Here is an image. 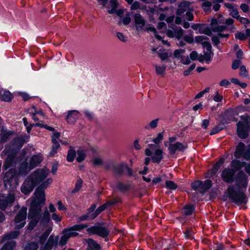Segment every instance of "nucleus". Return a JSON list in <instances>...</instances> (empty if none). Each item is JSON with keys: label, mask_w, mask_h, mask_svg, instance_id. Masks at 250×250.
I'll return each instance as SVG.
<instances>
[{"label": "nucleus", "mask_w": 250, "mask_h": 250, "mask_svg": "<svg viewBox=\"0 0 250 250\" xmlns=\"http://www.w3.org/2000/svg\"><path fill=\"white\" fill-rule=\"evenodd\" d=\"M52 222H48L45 226H42L43 232L39 237V242L41 244L43 243L46 240L49 234L52 230Z\"/></svg>", "instance_id": "obj_10"}, {"label": "nucleus", "mask_w": 250, "mask_h": 250, "mask_svg": "<svg viewBox=\"0 0 250 250\" xmlns=\"http://www.w3.org/2000/svg\"><path fill=\"white\" fill-rule=\"evenodd\" d=\"M69 238L72 237H75L78 235V233L74 229H71V227L63 230Z\"/></svg>", "instance_id": "obj_33"}, {"label": "nucleus", "mask_w": 250, "mask_h": 250, "mask_svg": "<svg viewBox=\"0 0 250 250\" xmlns=\"http://www.w3.org/2000/svg\"><path fill=\"white\" fill-rule=\"evenodd\" d=\"M234 173L235 172L232 169H225L222 172V177L226 182H232Z\"/></svg>", "instance_id": "obj_14"}, {"label": "nucleus", "mask_w": 250, "mask_h": 250, "mask_svg": "<svg viewBox=\"0 0 250 250\" xmlns=\"http://www.w3.org/2000/svg\"><path fill=\"white\" fill-rule=\"evenodd\" d=\"M187 148V146L177 142L175 144L171 143L168 147V150L170 154H174L177 151H183Z\"/></svg>", "instance_id": "obj_13"}, {"label": "nucleus", "mask_w": 250, "mask_h": 250, "mask_svg": "<svg viewBox=\"0 0 250 250\" xmlns=\"http://www.w3.org/2000/svg\"><path fill=\"white\" fill-rule=\"evenodd\" d=\"M223 127L220 125L213 128L210 132L211 135L216 134L222 129Z\"/></svg>", "instance_id": "obj_57"}, {"label": "nucleus", "mask_w": 250, "mask_h": 250, "mask_svg": "<svg viewBox=\"0 0 250 250\" xmlns=\"http://www.w3.org/2000/svg\"><path fill=\"white\" fill-rule=\"evenodd\" d=\"M230 84V82L226 79L223 80L220 83V85L221 86L227 87Z\"/></svg>", "instance_id": "obj_60"}, {"label": "nucleus", "mask_w": 250, "mask_h": 250, "mask_svg": "<svg viewBox=\"0 0 250 250\" xmlns=\"http://www.w3.org/2000/svg\"><path fill=\"white\" fill-rule=\"evenodd\" d=\"M196 33L204 34L208 36H210L211 32L207 25L200 24L198 31L196 32Z\"/></svg>", "instance_id": "obj_24"}, {"label": "nucleus", "mask_w": 250, "mask_h": 250, "mask_svg": "<svg viewBox=\"0 0 250 250\" xmlns=\"http://www.w3.org/2000/svg\"><path fill=\"white\" fill-rule=\"evenodd\" d=\"M87 231L92 234H96L102 237H105L109 234V231L105 228L93 226L88 228Z\"/></svg>", "instance_id": "obj_11"}, {"label": "nucleus", "mask_w": 250, "mask_h": 250, "mask_svg": "<svg viewBox=\"0 0 250 250\" xmlns=\"http://www.w3.org/2000/svg\"><path fill=\"white\" fill-rule=\"evenodd\" d=\"M223 100V96L220 95L218 92H216L215 95L213 97V100L216 102H219Z\"/></svg>", "instance_id": "obj_54"}, {"label": "nucleus", "mask_w": 250, "mask_h": 250, "mask_svg": "<svg viewBox=\"0 0 250 250\" xmlns=\"http://www.w3.org/2000/svg\"><path fill=\"white\" fill-rule=\"evenodd\" d=\"M211 187V183L210 180H206L203 182V186L201 187V192L204 193Z\"/></svg>", "instance_id": "obj_31"}, {"label": "nucleus", "mask_w": 250, "mask_h": 250, "mask_svg": "<svg viewBox=\"0 0 250 250\" xmlns=\"http://www.w3.org/2000/svg\"><path fill=\"white\" fill-rule=\"evenodd\" d=\"M198 53L195 51H192L189 55L190 59V60H192V61H195L197 59H198L199 58H198Z\"/></svg>", "instance_id": "obj_49"}, {"label": "nucleus", "mask_w": 250, "mask_h": 250, "mask_svg": "<svg viewBox=\"0 0 250 250\" xmlns=\"http://www.w3.org/2000/svg\"><path fill=\"white\" fill-rule=\"evenodd\" d=\"M225 5L229 9V14L233 17L238 19L239 16L237 10L230 3H226Z\"/></svg>", "instance_id": "obj_23"}, {"label": "nucleus", "mask_w": 250, "mask_h": 250, "mask_svg": "<svg viewBox=\"0 0 250 250\" xmlns=\"http://www.w3.org/2000/svg\"><path fill=\"white\" fill-rule=\"evenodd\" d=\"M156 73L159 75L164 76L165 75L166 66L165 65H155Z\"/></svg>", "instance_id": "obj_27"}, {"label": "nucleus", "mask_w": 250, "mask_h": 250, "mask_svg": "<svg viewBox=\"0 0 250 250\" xmlns=\"http://www.w3.org/2000/svg\"><path fill=\"white\" fill-rule=\"evenodd\" d=\"M19 232L17 231H15L6 235V238L7 239L15 238L19 235Z\"/></svg>", "instance_id": "obj_50"}, {"label": "nucleus", "mask_w": 250, "mask_h": 250, "mask_svg": "<svg viewBox=\"0 0 250 250\" xmlns=\"http://www.w3.org/2000/svg\"><path fill=\"white\" fill-rule=\"evenodd\" d=\"M188 4V2L181 3L179 6L177 14L178 15H180L184 13L185 12H186L185 19L188 21H192L193 19V15L189 9H188L187 7Z\"/></svg>", "instance_id": "obj_8"}, {"label": "nucleus", "mask_w": 250, "mask_h": 250, "mask_svg": "<svg viewBox=\"0 0 250 250\" xmlns=\"http://www.w3.org/2000/svg\"><path fill=\"white\" fill-rule=\"evenodd\" d=\"M83 181L81 179H79L76 183L75 188L73 192H76L78 191L82 188Z\"/></svg>", "instance_id": "obj_45"}, {"label": "nucleus", "mask_w": 250, "mask_h": 250, "mask_svg": "<svg viewBox=\"0 0 250 250\" xmlns=\"http://www.w3.org/2000/svg\"><path fill=\"white\" fill-rule=\"evenodd\" d=\"M184 40L188 43H191L193 42V38L192 35H186L184 37Z\"/></svg>", "instance_id": "obj_56"}, {"label": "nucleus", "mask_w": 250, "mask_h": 250, "mask_svg": "<svg viewBox=\"0 0 250 250\" xmlns=\"http://www.w3.org/2000/svg\"><path fill=\"white\" fill-rule=\"evenodd\" d=\"M236 38L240 40H245L246 39V36L244 33L239 32L235 34Z\"/></svg>", "instance_id": "obj_55"}, {"label": "nucleus", "mask_w": 250, "mask_h": 250, "mask_svg": "<svg viewBox=\"0 0 250 250\" xmlns=\"http://www.w3.org/2000/svg\"><path fill=\"white\" fill-rule=\"evenodd\" d=\"M166 187L170 189H175L177 188V186L173 182L167 180L166 181Z\"/></svg>", "instance_id": "obj_40"}, {"label": "nucleus", "mask_w": 250, "mask_h": 250, "mask_svg": "<svg viewBox=\"0 0 250 250\" xmlns=\"http://www.w3.org/2000/svg\"><path fill=\"white\" fill-rule=\"evenodd\" d=\"M50 213L47 210L44 211L42 221L41 222V226H45L48 222L50 221Z\"/></svg>", "instance_id": "obj_26"}, {"label": "nucleus", "mask_w": 250, "mask_h": 250, "mask_svg": "<svg viewBox=\"0 0 250 250\" xmlns=\"http://www.w3.org/2000/svg\"><path fill=\"white\" fill-rule=\"evenodd\" d=\"M93 163L95 165H100L102 163V160L100 158H95L93 160Z\"/></svg>", "instance_id": "obj_64"}, {"label": "nucleus", "mask_w": 250, "mask_h": 250, "mask_svg": "<svg viewBox=\"0 0 250 250\" xmlns=\"http://www.w3.org/2000/svg\"><path fill=\"white\" fill-rule=\"evenodd\" d=\"M158 119H156L151 121L146 126L145 128L147 129L155 128L158 125Z\"/></svg>", "instance_id": "obj_30"}, {"label": "nucleus", "mask_w": 250, "mask_h": 250, "mask_svg": "<svg viewBox=\"0 0 250 250\" xmlns=\"http://www.w3.org/2000/svg\"><path fill=\"white\" fill-rule=\"evenodd\" d=\"M79 113L77 110L70 111L68 113L67 121L69 124H74L79 117Z\"/></svg>", "instance_id": "obj_19"}, {"label": "nucleus", "mask_w": 250, "mask_h": 250, "mask_svg": "<svg viewBox=\"0 0 250 250\" xmlns=\"http://www.w3.org/2000/svg\"><path fill=\"white\" fill-rule=\"evenodd\" d=\"M206 38L207 37L205 36H198L195 37V40L197 42H200L206 40Z\"/></svg>", "instance_id": "obj_62"}, {"label": "nucleus", "mask_w": 250, "mask_h": 250, "mask_svg": "<svg viewBox=\"0 0 250 250\" xmlns=\"http://www.w3.org/2000/svg\"><path fill=\"white\" fill-rule=\"evenodd\" d=\"M245 145L242 143L238 144L234 153L235 157H243L246 159H250V151H245Z\"/></svg>", "instance_id": "obj_9"}, {"label": "nucleus", "mask_w": 250, "mask_h": 250, "mask_svg": "<svg viewBox=\"0 0 250 250\" xmlns=\"http://www.w3.org/2000/svg\"><path fill=\"white\" fill-rule=\"evenodd\" d=\"M243 122H239L237 124V134L240 138H246L250 129V117L247 116H241Z\"/></svg>", "instance_id": "obj_3"}, {"label": "nucleus", "mask_w": 250, "mask_h": 250, "mask_svg": "<svg viewBox=\"0 0 250 250\" xmlns=\"http://www.w3.org/2000/svg\"><path fill=\"white\" fill-rule=\"evenodd\" d=\"M50 171L48 169L39 168L32 173L24 181L21 187V191L24 194L31 192L36 185L38 186L36 189L33 200L36 199V192L42 191L46 188L52 182L51 178H47ZM45 194V193H44Z\"/></svg>", "instance_id": "obj_1"}, {"label": "nucleus", "mask_w": 250, "mask_h": 250, "mask_svg": "<svg viewBox=\"0 0 250 250\" xmlns=\"http://www.w3.org/2000/svg\"><path fill=\"white\" fill-rule=\"evenodd\" d=\"M0 98L5 102L10 101L13 98V95L8 91L1 90L0 91Z\"/></svg>", "instance_id": "obj_21"}, {"label": "nucleus", "mask_w": 250, "mask_h": 250, "mask_svg": "<svg viewBox=\"0 0 250 250\" xmlns=\"http://www.w3.org/2000/svg\"><path fill=\"white\" fill-rule=\"evenodd\" d=\"M13 159L12 156H9L8 157L3 166L5 169H6L12 166Z\"/></svg>", "instance_id": "obj_42"}, {"label": "nucleus", "mask_w": 250, "mask_h": 250, "mask_svg": "<svg viewBox=\"0 0 250 250\" xmlns=\"http://www.w3.org/2000/svg\"><path fill=\"white\" fill-rule=\"evenodd\" d=\"M211 3L208 1H205L202 4V7L205 11H208L210 8Z\"/></svg>", "instance_id": "obj_52"}, {"label": "nucleus", "mask_w": 250, "mask_h": 250, "mask_svg": "<svg viewBox=\"0 0 250 250\" xmlns=\"http://www.w3.org/2000/svg\"><path fill=\"white\" fill-rule=\"evenodd\" d=\"M62 233L63 235L61 237L59 242V244L61 246L65 245L67 242L68 240L70 238L69 237H68L67 235V234L66 233L64 230H63Z\"/></svg>", "instance_id": "obj_37"}, {"label": "nucleus", "mask_w": 250, "mask_h": 250, "mask_svg": "<svg viewBox=\"0 0 250 250\" xmlns=\"http://www.w3.org/2000/svg\"><path fill=\"white\" fill-rule=\"evenodd\" d=\"M180 62L185 65H188L191 62L190 58L187 56H184L181 57Z\"/></svg>", "instance_id": "obj_44"}, {"label": "nucleus", "mask_w": 250, "mask_h": 250, "mask_svg": "<svg viewBox=\"0 0 250 250\" xmlns=\"http://www.w3.org/2000/svg\"><path fill=\"white\" fill-rule=\"evenodd\" d=\"M130 21H131V19L130 17V14L128 13L127 15H126V16L124 18H123V22L125 25H126V24H129L130 23Z\"/></svg>", "instance_id": "obj_58"}, {"label": "nucleus", "mask_w": 250, "mask_h": 250, "mask_svg": "<svg viewBox=\"0 0 250 250\" xmlns=\"http://www.w3.org/2000/svg\"><path fill=\"white\" fill-rule=\"evenodd\" d=\"M36 199L33 200L31 204L28 218L30 221L28 225V229H33L37 225L41 217V211L42 205L45 202V195L42 191L36 192Z\"/></svg>", "instance_id": "obj_2"}, {"label": "nucleus", "mask_w": 250, "mask_h": 250, "mask_svg": "<svg viewBox=\"0 0 250 250\" xmlns=\"http://www.w3.org/2000/svg\"><path fill=\"white\" fill-rule=\"evenodd\" d=\"M245 166V164L244 162H241L240 161L238 160H234L232 161L231 163V167H232V169L234 170L235 172L236 170H238L241 167H244Z\"/></svg>", "instance_id": "obj_25"}, {"label": "nucleus", "mask_w": 250, "mask_h": 250, "mask_svg": "<svg viewBox=\"0 0 250 250\" xmlns=\"http://www.w3.org/2000/svg\"><path fill=\"white\" fill-rule=\"evenodd\" d=\"M87 225L85 224H78L75 225L72 227H71V229H74V230L76 231H80L85 228L87 227Z\"/></svg>", "instance_id": "obj_43"}, {"label": "nucleus", "mask_w": 250, "mask_h": 250, "mask_svg": "<svg viewBox=\"0 0 250 250\" xmlns=\"http://www.w3.org/2000/svg\"><path fill=\"white\" fill-rule=\"evenodd\" d=\"M60 136V133L58 132H55L52 135V142L53 143V146L52 147V150L50 152V154L51 155H54L56 153V151L57 149L59 147V144L58 143V139Z\"/></svg>", "instance_id": "obj_15"}, {"label": "nucleus", "mask_w": 250, "mask_h": 250, "mask_svg": "<svg viewBox=\"0 0 250 250\" xmlns=\"http://www.w3.org/2000/svg\"><path fill=\"white\" fill-rule=\"evenodd\" d=\"M226 27L224 26H218L216 28L214 29L215 32H219L218 35L220 37L224 38L227 37L228 36V35L227 34H222L220 32L224 31L226 29Z\"/></svg>", "instance_id": "obj_34"}, {"label": "nucleus", "mask_w": 250, "mask_h": 250, "mask_svg": "<svg viewBox=\"0 0 250 250\" xmlns=\"http://www.w3.org/2000/svg\"><path fill=\"white\" fill-rule=\"evenodd\" d=\"M15 201V196L13 194H10L6 200H0V208L4 209L9 204H12Z\"/></svg>", "instance_id": "obj_18"}, {"label": "nucleus", "mask_w": 250, "mask_h": 250, "mask_svg": "<svg viewBox=\"0 0 250 250\" xmlns=\"http://www.w3.org/2000/svg\"><path fill=\"white\" fill-rule=\"evenodd\" d=\"M240 61L239 60H235L233 61L232 64V68L233 69H236L238 68L240 64Z\"/></svg>", "instance_id": "obj_61"}, {"label": "nucleus", "mask_w": 250, "mask_h": 250, "mask_svg": "<svg viewBox=\"0 0 250 250\" xmlns=\"http://www.w3.org/2000/svg\"><path fill=\"white\" fill-rule=\"evenodd\" d=\"M15 246V242L11 240L5 244L0 250H12Z\"/></svg>", "instance_id": "obj_29"}, {"label": "nucleus", "mask_w": 250, "mask_h": 250, "mask_svg": "<svg viewBox=\"0 0 250 250\" xmlns=\"http://www.w3.org/2000/svg\"><path fill=\"white\" fill-rule=\"evenodd\" d=\"M194 232L192 229H187L185 232V237L187 238H192Z\"/></svg>", "instance_id": "obj_53"}, {"label": "nucleus", "mask_w": 250, "mask_h": 250, "mask_svg": "<svg viewBox=\"0 0 250 250\" xmlns=\"http://www.w3.org/2000/svg\"><path fill=\"white\" fill-rule=\"evenodd\" d=\"M210 60H211V56H210V55L209 54H208V55H205V56L203 58L200 57L198 59V60L200 62H202L204 61H206V62L207 63H209V62H210Z\"/></svg>", "instance_id": "obj_48"}, {"label": "nucleus", "mask_w": 250, "mask_h": 250, "mask_svg": "<svg viewBox=\"0 0 250 250\" xmlns=\"http://www.w3.org/2000/svg\"><path fill=\"white\" fill-rule=\"evenodd\" d=\"M3 182L6 188L13 189L17 187L18 182L15 169H11L9 171L6 172L3 177Z\"/></svg>", "instance_id": "obj_4"}, {"label": "nucleus", "mask_w": 250, "mask_h": 250, "mask_svg": "<svg viewBox=\"0 0 250 250\" xmlns=\"http://www.w3.org/2000/svg\"><path fill=\"white\" fill-rule=\"evenodd\" d=\"M117 36L118 38L122 42H125L127 40L126 38L122 33H117Z\"/></svg>", "instance_id": "obj_59"}, {"label": "nucleus", "mask_w": 250, "mask_h": 250, "mask_svg": "<svg viewBox=\"0 0 250 250\" xmlns=\"http://www.w3.org/2000/svg\"><path fill=\"white\" fill-rule=\"evenodd\" d=\"M38 249V246L36 243H30L26 245L25 250H37Z\"/></svg>", "instance_id": "obj_41"}, {"label": "nucleus", "mask_w": 250, "mask_h": 250, "mask_svg": "<svg viewBox=\"0 0 250 250\" xmlns=\"http://www.w3.org/2000/svg\"><path fill=\"white\" fill-rule=\"evenodd\" d=\"M167 34L169 38H176L178 39H181L184 34L183 30L180 27H177L174 30L168 29L167 31Z\"/></svg>", "instance_id": "obj_12"}, {"label": "nucleus", "mask_w": 250, "mask_h": 250, "mask_svg": "<svg viewBox=\"0 0 250 250\" xmlns=\"http://www.w3.org/2000/svg\"><path fill=\"white\" fill-rule=\"evenodd\" d=\"M76 156L75 151L73 149H70L68 151L67 160L68 162H72Z\"/></svg>", "instance_id": "obj_39"}, {"label": "nucleus", "mask_w": 250, "mask_h": 250, "mask_svg": "<svg viewBox=\"0 0 250 250\" xmlns=\"http://www.w3.org/2000/svg\"><path fill=\"white\" fill-rule=\"evenodd\" d=\"M145 154L148 156H151L154 163H159L163 158L162 151L159 148L156 149L154 153L150 148H146L145 150Z\"/></svg>", "instance_id": "obj_7"}, {"label": "nucleus", "mask_w": 250, "mask_h": 250, "mask_svg": "<svg viewBox=\"0 0 250 250\" xmlns=\"http://www.w3.org/2000/svg\"><path fill=\"white\" fill-rule=\"evenodd\" d=\"M88 250H100V246L95 241L89 239L86 240Z\"/></svg>", "instance_id": "obj_22"}, {"label": "nucleus", "mask_w": 250, "mask_h": 250, "mask_svg": "<svg viewBox=\"0 0 250 250\" xmlns=\"http://www.w3.org/2000/svg\"><path fill=\"white\" fill-rule=\"evenodd\" d=\"M194 208L191 205H187L183 208V213L186 215H189L193 211Z\"/></svg>", "instance_id": "obj_35"}, {"label": "nucleus", "mask_w": 250, "mask_h": 250, "mask_svg": "<svg viewBox=\"0 0 250 250\" xmlns=\"http://www.w3.org/2000/svg\"><path fill=\"white\" fill-rule=\"evenodd\" d=\"M106 204L103 205L102 206L99 207L96 211L93 213L92 214L91 216V219L95 218L100 212L104 210L106 208Z\"/></svg>", "instance_id": "obj_32"}, {"label": "nucleus", "mask_w": 250, "mask_h": 250, "mask_svg": "<svg viewBox=\"0 0 250 250\" xmlns=\"http://www.w3.org/2000/svg\"><path fill=\"white\" fill-rule=\"evenodd\" d=\"M27 208L22 207L17 214L15 219V228L17 229L23 227L25 224Z\"/></svg>", "instance_id": "obj_6"}, {"label": "nucleus", "mask_w": 250, "mask_h": 250, "mask_svg": "<svg viewBox=\"0 0 250 250\" xmlns=\"http://www.w3.org/2000/svg\"><path fill=\"white\" fill-rule=\"evenodd\" d=\"M185 52L184 49H177L174 51L173 56L175 58L181 59V57L184 56Z\"/></svg>", "instance_id": "obj_36"}, {"label": "nucleus", "mask_w": 250, "mask_h": 250, "mask_svg": "<svg viewBox=\"0 0 250 250\" xmlns=\"http://www.w3.org/2000/svg\"><path fill=\"white\" fill-rule=\"evenodd\" d=\"M43 160L42 156L41 154H39L34 155L32 157L29 162V167H27V164L23 165V168L20 170L19 174H24L28 170L37 166Z\"/></svg>", "instance_id": "obj_5"}, {"label": "nucleus", "mask_w": 250, "mask_h": 250, "mask_svg": "<svg viewBox=\"0 0 250 250\" xmlns=\"http://www.w3.org/2000/svg\"><path fill=\"white\" fill-rule=\"evenodd\" d=\"M118 5L117 0H110L109 4L106 6L107 12L110 14H112L115 13V10Z\"/></svg>", "instance_id": "obj_20"}, {"label": "nucleus", "mask_w": 250, "mask_h": 250, "mask_svg": "<svg viewBox=\"0 0 250 250\" xmlns=\"http://www.w3.org/2000/svg\"><path fill=\"white\" fill-rule=\"evenodd\" d=\"M86 156V153L85 150L83 149H79L77 151V161L81 162L83 161Z\"/></svg>", "instance_id": "obj_28"}, {"label": "nucleus", "mask_w": 250, "mask_h": 250, "mask_svg": "<svg viewBox=\"0 0 250 250\" xmlns=\"http://www.w3.org/2000/svg\"><path fill=\"white\" fill-rule=\"evenodd\" d=\"M203 186V182L197 181L192 184V187L194 190H199L201 192V187Z\"/></svg>", "instance_id": "obj_38"}, {"label": "nucleus", "mask_w": 250, "mask_h": 250, "mask_svg": "<svg viewBox=\"0 0 250 250\" xmlns=\"http://www.w3.org/2000/svg\"><path fill=\"white\" fill-rule=\"evenodd\" d=\"M164 177H165V175H163L161 176L156 177L152 180V182L154 184L158 183L160 182L162 180L163 178Z\"/></svg>", "instance_id": "obj_63"}, {"label": "nucleus", "mask_w": 250, "mask_h": 250, "mask_svg": "<svg viewBox=\"0 0 250 250\" xmlns=\"http://www.w3.org/2000/svg\"><path fill=\"white\" fill-rule=\"evenodd\" d=\"M58 241V237H54L53 235L50 236L43 248H42V250H51L54 245L56 244Z\"/></svg>", "instance_id": "obj_16"}, {"label": "nucleus", "mask_w": 250, "mask_h": 250, "mask_svg": "<svg viewBox=\"0 0 250 250\" xmlns=\"http://www.w3.org/2000/svg\"><path fill=\"white\" fill-rule=\"evenodd\" d=\"M195 68V64H191L188 69H187L184 71V73H183L184 75L186 76H188L190 74V72L191 71H192Z\"/></svg>", "instance_id": "obj_47"}, {"label": "nucleus", "mask_w": 250, "mask_h": 250, "mask_svg": "<svg viewBox=\"0 0 250 250\" xmlns=\"http://www.w3.org/2000/svg\"><path fill=\"white\" fill-rule=\"evenodd\" d=\"M134 18L137 30H139L142 29L145 24L144 20L143 19L141 15L138 14H136L134 16Z\"/></svg>", "instance_id": "obj_17"}, {"label": "nucleus", "mask_w": 250, "mask_h": 250, "mask_svg": "<svg viewBox=\"0 0 250 250\" xmlns=\"http://www.w3.org/2000/svg\"><path fill=\"white\" fill-rule=\"evenodd\" d=\"M163 139V133H161L158 134L157 137L153 140V142L158 144L161 142Z\"/></svg>", "instance_id": "obj_46"}, {"label": "nucleus", "mask_w": 250, "mask_h": 250, "mask_svg": "<svg viewBox=\"0 0 250 250\" xmlns=\"http://www.w3.org/2000/svg\"><path fill=\"white\" fill-rule=\"evenodd\" d=\"M240 75L242 77H246L248 75L246 68L245 66L242 65L240 68Z\"/></svg>", "instance_id": "obj_51"}]
</instances>
